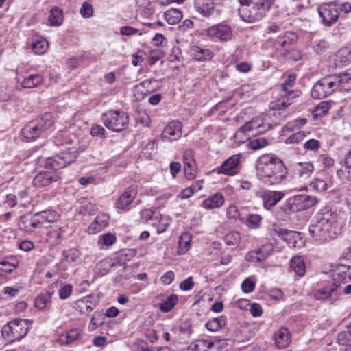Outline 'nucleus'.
I'll return each mask as SVG.
<instances>
[{"mask_svg": "<svg viewBox=\"0 0 351 351\" xmlns=\"http://www.w3.org/2000/svg\"><path fill=\"white\" fill-rule=\"evenodd\" d=\"M335 64L337 66H343L351 62V49L343 47L340 49L335 55Z\"/></svg>", "mask_w": 351, "mask_h": 351, "instance_id": "obj_22", "label": "nucleus"}, {"mask_svg": "<svg viewBox=\"0 0 351 351\" xmlns=\"http://www.w3.org/2000/svg\"><path fill=\"white\" fill-rule=\"evenodd\" d=\"M22 133L24 137L28 140H34L40 136L43 132L34 121L28 123L23 129Z\"/></svg>", "mask_w": 351, "mask_h": 351, "instance_id": "obj_23", "label": "nucleus"}, {"mask_svg": "<svg viewBox=\"0 0 351 351\" xmlns=\"http://www.w3.org/2000/svg\"><path fill=\"white\" fill-rule=\"evenodd\" d=\"M335 282L332 285H328L322 289H319L314 294V298L316 300H325L330 299L333 302L337 299V293L339 289H341V284H337L338 278L334 276Z\"/></svg>", "mask_w": 351, "mask_h": 351, "instance_id": "obj_12", "label": "nucleus"}, {"mask_svg": "<svg viewBox=\"0 0 351 351\" xmlns=\"http://www.w3.org/2000/svg\"><path fill=\"white\" fill-rule=\"evenodd\" d=\"M313 171L314 167L311 162H298L293 166V176L300 182H305L309 179Z\"/></svg>", "mask_w": 351, "mask_h": 351, "instance_id": "obj_16", "label": "nucleus"}, {"mask_svg": "<svg viewBox=\"0 0 351 351\" xmlns=\"http://www.w3.org/2000/svg\"><path fill=\"white\" fill-rule=\"evenodd\" d=\"M267 139L263 137H258L250 141L248 146L253 150H258L267 145Z\"/></svg>", "mask_w": 351, "mask_h": 351, "instance_id": "obj_47", "label": "nucleus"}, {"mask_svg": "<svg viewBox=\"0 0 351 351\" xmlns=\"http://www.w3.org/2000/svg\"><path fill=\"white\" fill-rule=\"evenodd\" d=\"M183 163L184 167L195 165V160L194 158V154L191 149H188L184 152L183 154Z\"/></svg>", "mask_w": 351, "mask_h": 351, "instance_id": "obj_59", "label": "nucleus"}, {"mask_svg": "<svg viewBox=\"0 0 351 351\" xmlns=\"http://www.w3.org/2000/svg\"><path fill=\"white\" fill-rule=\"evenodd\" d=\"M18 226L20 230L29 233L33 232L41 226L37 213L34 215L27 213L21 216L18 221Z\"/></svg>", "mask_w": 351, "mask_h": 351, "instance_id": "obj_13", "label": "nucleus"}, {"mask_svg": "<svg viewBox=\"0 0 351 351\" xmlns=\"http://www.w3.org/2000/svg\"><path fill=\"white\" fill-rule=\"evenodd\" d=\"M253 123H250V121L247 122L244 125L241 127L239 130L235 133L234 138L236 139L241 138V141H244V138L247 139L249 138L247 132L253 131L252 125Z\"/></svg>", "mask_w": 351, "mask_h": 351, "instance_id": "obj_43", "label": "nucleus"}, {"mask_svg": "<svg viewBox=\"0 0 351 351\" xmlns=\"http://www.w3.org/2000/svg\"><path fill=\"white\" fill-rule=\"evenodd\" d=\"M62 239V232L58 226L51 227L47 232L45 241L51 246L59 244Z\"/></svg>", "mask_w": 351, "mask_h": 351, "instance_id": "obj_27", "label": "nucleus"}, {"mask_svg": "<svg viewBox=\"0 0 351 351\" xmlns=\"http://www.w3.org/2000/svg\"><path fill=\"white\" fill-rule=\"evenodd\" d=\"M274 3V0H261L247 6H241L238 11L241 19L247 23L261 20Z\"/></svg>", "mask_w": 351, "mask_h": 351, "instance_id": "obj_4", "label": "nucleus"}, {"mask_svg": "<svg viewBox=\"0 0 351 351\" xmlns=\"http://www.w3.org/2000/svg\"><path fill=\"white\" fill-rule=\"evenodd\" d=\"M285 194L282 191H266L262 193L261 197L263 200V207L267 210H271L280 201Z\"/></svg>", "mask_w": 351, "mask_h": 351, "instance_id": "obj_17", "label": "nucleus"}, {"mask_svg": "<svg viewBox=\"0 0 351 351\" xmlns=\"http://www.w3.org/2000/svg\"><path fill=\"white\" fill-rule=\"evenodd\" d=\"M215 1L214 0H197L195 8L202 16L209 17L215 12ZM218 2H216L217 3Z\"/></svg>", "mask_w": 351, "mask_h": 351, "instance_id": "obj_19", "label": "nucleus"}, {"mask_svg": "<svg viewBox=\"0 0 351 351\" xmlns=\"http://www.w3.org/2000/svg\"><path fill=\"white\" fill-rule=\"evenodd\" d=\"M164 16L170 25L178 23L182 18V12L178 9H170L164 13Z\"/></svg>", "mask_w": 351, "mask_h": 351, "instance_id": "obj_35", "label": "nucleus"}, {"mask_svg": "<svg viewBox=\"0 0 351 351\" xmlns=\"http://www.w3.org/2000/svg\"><path fill=\"white\" fill-rule=\"evenodd\" d=\"M318 12L324 23L328 25L335 23L339 16L338 3L337 2L322 4L318 8Z\"/></svg>", "mask_w": 351, "mask_h": 351, "instance_id": "obj_8", "label": "nucleus"}, {"mask_svg": "<svg viewBox=\"0 0 351 351\" xmlns=\"http://www.w3.org/2000/svg\"><path fill=\"white\" fill-rule=\"evenodd\" d=\"M338 84V88L341 91H349L351 90V69H348L345 73L339 75H334Z\"/></svg>", "mask_w": 351, "mask_h": 351, "instance_id": "obj_26", "label": "nucleus"}, {"mask_svg": "<svg viewBox=\"0 0 351 351\" xmlns=\"http://www.w3.org/2000/svg\"><path fill=\"white\" fill-rule=\"evenodd\" d=\"M274 340L278 348L283 349L287 347L291 341V335L288 329L285 328H280L275 333Z\"/></svg>", "mask_w": 351, "mask_h": 351, "instance_id": "obj_21", "label": "nucleus"}, {"mask_svg": "<svg viewBox=\"0 0 351 351\" xmlns=\"http://www.w3.org/2000/svg\"><path fill=\"white\" fill-rule=\"evenodd\" d=\"M256 171L260 180L269 185L280 183L287 176V169L283 162L272 154H264L259 157Z\"/></svg>", "mask_w": 351, "mask_h": 351, "instance_id": "obj_2", "label": "nucleus"}, {"mask_svg": "<svg viewBox=\"0 0 351 351\" xmlns=\"http://www.w3.org/2000/svg\"><path fill=\"white\" fill-rule=\"evenodd\" d=\"M191 52L194 59L199 62L210 60L213 57V53L209 49H202L197 46L193 47Z\"/></svg>", "mask_w": 351, "mask_h": 351, "instance_id": "obj_29", "label": "nucleus"}, {"mask_svg": "<svg viewBox=\"0 0 351 351\" xmlns=\"http://www.w3.org/2000/svg\"><path fill=\"white\" fill-rule=\"evenodd\" d=\"M80 12L82 17L90 18L93 14V8L90 3L84 1L81 6Z\"/></svg>", "mask_w": 351, "mask_h": 351, "instance_id": "obj_55", "label": "nucleus"}, {"mask_svg": "<svg viewBox=\"0 0 351 351\" xmlns=\"http://www.w3.org/2000/svg\"><path fill=\"white\" fill-rule=\"evenodd\" d=\"M195 348H205L204 351H219L218 348L215 347V341H209L207 340H200L195 346Z\"/></svg>", "mask_w": 351, "mask_h": 351, "instance_id": "obj_49", "label": "nucleus"}, {"mask_svg": "<svg viewBox=\"0 0 351 351\" xmlns=\"http://www.w3.org/2000/svg\"><path fill=\"white\" fill-rule=\"evenodd\" d=\"M258 252V257L263 258V262L269 256L273 251L274 247L271 243H266L263 245L259 249L256 250Z\"/></svg>", "mask_w": 351, "mask_h": 351, "instance_id": "obj_46", "label": "nucleus"}, {"mask_svg": "<svg viewBox=\"0 0 351 351\" xmlns=\"http://www.w3.org/2000/svg\"><path fill=\"white\" fill-rule=\"evenodd\" d=\"M47 48L48 42L44 38L35 41L32 44V50L38 54L44 53L47 50Z\"/></svg>", "mask_w": 351, "mask_h": 351, "instance_id": "obj_44", "label": "nucleus"}, {"mask_svg": "<svg viewBox=\"0 0 351 351\" xmlns=\"http://www.w3.org/2000/svg\"><path fill=\"white\" fill-rule=\"evenodd\" d=\"M299 94L297 91L285 90L282 91L280 98L270 104L269 108L272 110H280L286 108L291 105L294 99L298 97Z\"/></svg>", "mask_w": 351, "mask_h": 351, "instance_id": "obj_14", "label": "nucleus"}, {"mask_svg": "<svg viewBox=\"0 0 351 351\" xmlns=\"http://www.w3.org/2000/svg\"><path fill=\"white\" fill-rule=\"evenodd\" d=\"M241 236L239 232L232 231L225 237V242L228 245H237L240 242Z\"/></svg>", "mask_w": 351, "mask_h": 351, "instance_id": "obj_48", "label": "nucleus"}, {"mask_svg": "<svg viewBox=\"0 0 351 351\" xmlns=\"http://www.w3.org/2000/svg\"><path fill=\"white\" fill-rule=\"evenodd\" d=\"M17 267V263H11L7 260L0 262V271L5 274L11 273Z\"/></svg>", "mask_w": 351, "mask_h": 351, "instance_id": "obj_56", "label": "nucleus"}, {"mask_svg": "<svg viewBox=\"0 0 351 351\" xmlns=\"http://www.w3.org/2000/svg\"><path fill=\"white\" fill-rule=\"evenodd\" d=\"M137 195V189L135 186L128 188L122 193L117 202V206L121 210L128 209V206L132 202Z\"/></svg>", "mask_w": 351, "mask_h": 351, "instance_id": "obj_18", "label": "nucleus"}, {"mask_svg": "<svg viewBox=\"0 0 351 351\" xmlns=\"http://www.w3.org/2000/svg\"><path fill=\"white\" fill-rule=\"evenodd\" d=\"M177 301L178 298L176 295H171L169 296L165 301L160 304V311L164 313L170 311L176 305Z\"/></svg>", "mask_w": 351, "mask_h": 351, "instance_id": "obj_42", "label": "nucleus"}, {"mask_svg": "<svg viewBox=\"0 0 351 351\" xmlns=\"http://www.w3.org/2000/svg\"><path fill=\"white\" fill-rule=\"evenodd\" d=\"M40 226L45 222H53L58 217L56 212L53 210H43L37 213Z\"/></svg>", "mask_w": 351, "mask_h": 351, "instance_id": "obj_38", "label": "nucleus"}, {"mask_svg": "<svg viewBox=\"0 0 351 351\" xmlns=\"http://www.w3.org/2000/svg\"><path fill=\"white\" fill-rule=\"evenodd\" d=\"M191 237L187 233L182 234L179 239L178 254H185L190 247Z\"/></svg>", "mask_w": 351, "mask_h": 351, "instance_id": "obj_40", "label": "nucleus"}, {"mask_svg": "<svg viewBox=\"0 0 351 351\" xmlns=\"http://www.w3.org/2000/svg\"><path fill=\"white\" fill-rule=\"evenodd\" d=\"M329 109L330 105L328 102L322 101L319 103L315 109V117H323L328 112Z\"/></svg>", "mask_w": 351, "mask_h": 351, "instance_id": "obj_54", "label": "nucleus"}, {"mask_svg": "<svg viewBox=\"0 0 351 351\" xmlns=\"http://www.w3.org/2000/svg\"><path fill=\"white\" fill-rule=\"evenodd\" d=\"M117 241L116 236L112 233H106L101 234L98 239V245L100 248L108 247L112 245Z\"/></svg>", "mask_w": 351, "mask_h": 351, "instance_id": "obj_36", "label": "nucleus"}, {"mask_svg": "<svg viewBox=\"0 0 351 351\" xmlns=\"http://www.w3.org/2000/svg\"><path fill=\"white\" fill-rule=\"evenodd\" d=\"M224 198L221 193H217L202 202V206L206 209L218 208L223 206Z\"/></svg>", "mask_w": 351, "mask_h": 351, "instance_id": "obj_24", "label": "nucleus"}, {"mask_svg": "<svg viewBox=\"0 0 351 351\" xmlns=\"http://www.w3.org/2000/svg\"><path fill=\"white\" fill-rule=\"evenodd\" d=\"M43 80V77L41 75H31L23 80L21 85L24 88H32L40 84Z\"/></svg>", "mask_w": 351, "mask_h": 351, "instance_id": "obj_32", "label": "nucleus"}, {"mask_svg": "<svg viewBox=\"0 0 351 351\" xmlns=\"http://www.w3.org/2000/svg\"><path fill=\"white\" fill-rule=\"evenodd\" d=\"M226 324V318L224 316L213 318L206 324V328L212 332L219 330Z\"/></svg>", "mask_w": 351, "mask_h": 351, "instance_id": "obj_34", "label": "nucleus"}, {"mask_svg": "<svg viewBox=\"0 0 351 351\" xmlns=\"http://www.w3.org/2000/svg\"><path fill=\"white\" fill-rule=\"evenodd\" d=\"M337 215L330 210H322L309 226L308 232L312 237L320 242L328 241L337 237Z\"/></svg>", "mask_w": 351, "mask_h": 351, "instance_id": "obj_3", "label": "nucleus"}, {"mask_svg": "<svg viewBox=\"0 0 351 351\" xmlns=\"http://www.w3.org/2000/svg\"><path fill=\"white\" fill-rule=\"evenodd\" d=\"M101 119L107 128L117 132L125 130L129 124L128 114L121 110H108L102 114Z\"/></svg>", "mask_w": 351, "mask_h": 351, "instance_id": "obj_6", "label": "nucleus"}, {"mask_svg": "<svg viewBox=\"0 0 351 351\" xmlns=\"http://www.w3.org/2000/svg\"><path fill=\"white\" fill-rule=\"evenodd\" d=\"M197 172L196 164L184 167V176L187 180H192L195 178Z\"/></svg>", "mask_w": 351, "mask_h": 351, "instance_id": "obj_58", "label": "nucleus"}, {"mask_svg": "<svg viewBox=\"0 0 351 351\" xmlns=\"http://www.w3.org/2000/svg\"><path fill=\"white\" fill-rule=\"evenodd\" d=\"M241 154H234L226 159L221 166L216 168L215 171L218 174H224L229 176L237 175L241 169Z\"/></svg>", "mask_w": 351, "mask_h": 351, "instance_id": "obj_7", "label": "nucleus"}, {"mask_svg": "<svg viewBox=\"0 0 351 351\" xmlns=\"http://www.w3.org/2000/svg\"><path fill=\"white\" fill-rule=\"evenodd\" d=\"M261 217L257 214L250 215L246 221V225L250 228H256L259 226L261 221Z\"/></svg>", "mask_w": 351, "mask_h": 351, "instance_id": "obj_52", "label": "nucleus"}, {"mask_svg": "<svg viewBox=\"0 0 351 351\" xmlns=\"http://www.w3.org/2000/svg\"><path fill=\"white\" fill-rule=\"evenodd\" d=\"M311 186L318 191H324L327 189V184L320 179H315L311 182Z\"/></svg>", "mask_w": 351, "mask_h": 351, "instance_id": "obj_63", "label": "nucleus"}, {"mask_svg": "<svg viewBox=\"0 0 351 351\" xmlns=\"http://www.w3.org/2000/svg\"><path fill=\"white\" fill-rule=\"evenodd\" d=\"M48 21L51 26L60 25L63 21L62 10L58 7L53 8L50 11Z\"/></svg>", "mask_w": 351, "mask_h": 351, "instance_id": "obj_31", "label": "nucleus"}, {"mask_svg": "<svg viewBox=\"0 0 351 351\" xmlns=\"http://www.w3.org/2000/svg\"><path fill=\"white\" fill-rule=\"evenodd\" d=\"M87 300L86 298H81L76 301L75 308L81 313L86 314L91 311L87 306Z\"/></svg>", "mask_w": 351, "mask_h": 351, "instance_id": "obj_57", "label": "nucleus"}, {"mask_svg": "<svg viewBox=\"0 0 351 351\" xmlns=\"http://www.w3.org/2000/svg\"><path fill=\"white\" fill-rule=\"evenodd\" d=\"M297 40V36L292 32H285L280 34L276 39L269 37L266 44L272 45L276 51H279L283 48L289 47L294 41Z\"/></svg>", "mask_w": 351, "mask_h": 351, "instance_id": "obj_11", "label": "nucleus"}, {"mask_svg": "<svg viewBox=\"0 0 351 351\" xmlns=\"http://www.w3.org/2000/svg\"><path fill=\"white\" fill-rule=\"evenodd\" d=\"M34 121L38 124L43 132L49 129L53 124V116L50 113H45L43 117L34 120Z\"/></svg>", "mask_w": 351, "mask_h": 351, "instance_id": "obj_33", "label": "nucleus"}, {"mask_svg": "<svg viewBox=\"0 0 351 351\" xmlns=\"http://www.w3.org/2000/svg\"><path fill=\"white\" fill-rule=\"evenodd\" d=\"M109 216L104 213L98 215L88 228V232L95 234L101 231L108 224Z\"/></svg>", "mask_w": 351, "mask_h": 351, "instance_id": "obj_20", "label": "nucleus"}, {"mask_svg": "<svg viewBox=\"0 0 351 351\" xmlns=\"http://www.w3.org/2000/svg\"><path fill=\"white\" fill-rule=\"evenodd\" d=\"M182 128L183 125L179 121L168 123L160 135L161 140L170 142L178 140L182 136Z\"/></svg>", "mask_w": 351, "mask_h": 351, "instance_id": "obj_10", "label": "nucleus"}, {"mask_svg": "<svg viewBox=\"0 0 351 351\" xmlns=\"http://www.w3.org/2000/svg\"><path fill=\"white\" fill-rule=\"evenodd\" d=\"M72 291L73 287L71 285H64L59 289V296L62 300L66 299L70 296Z\"/></svg>", "mask_w": 351, "mask_h": 351, "instance_id": "obj_64", "label": "nucleus"}, {"mask_svg": "<svg viewBox=\"0 0 351 351\" xmlns=\"http://www.w3.org/2000/svg\"><path fill=\"white\" fill-rule=\"evenodd\" d=\"M324 86H326L328 92L331 95L335 90L338 89V83L337 82V78H335L334 75H328L322 78Z\"/></svg>", "mask_w": 351, "mask_h": 351, "instance_id": "obj_45", "label": "nucleus"}, {"mask_svg": "<svg viewBox=\"0 0 351 351\" xmlns=\"http://www.w3.org/2000/svg\"><path fill=\"white\" fill-rule=\"evenodd\" d=\"M12 339V340H20L23 338L27 333L29 324L28 320L23 319H16L10 322Z\"/></svg>", "mask_w": 351, "mask_h": 351, "instance_id": "obj_15", "label": "nucleus"}, {"mask_svg": "<svg viewBox=\"0 0 351 351\" xmlns=\"http://www.w3.org/2000/svg\"><path fill=\"white\" fill-rule=\"evenodd\" d=\"M82 332L78 328H73L63 333L59 338L60 343L62 346L68 345L73 341L80 339L82 337Z\"/></svg>", "mask_w": 351, "mask_h": 351, "instance_id": "obj_25", "label": "nucleus"}, {"mask_svg": "<svg viewBox=\"0 0 351 351\" xmlns=\"http://www.w3.org/2000/svg\"><path fill=\"white\" fill-rule=\"evenodd\" d=\"M254 288L255 282L250 278H247L241 284V289L246 293L252 292Z\"/></svg>", "mask_w": 351, "mask_h": 351, "instance_id": "obj_61", "label": "nucleus"}, {"mask_svg": "<svg viewBox=\"0 0 351 351\" xmlns=\"http://www.w3.org/2000/svg\"><path fill=\"white\" fill-rule=\"evenodd\" d=\"M51 293L49 291L39 295L34 301V306L39 310H44L51 302Z\"/></svg>", "mask_w": 351, "mask_h": 351, "instance_id": "obj_37", "label": "nucleus"}, {"mask_svg": "<svg viewBox=\"0 0 351 351\" xmlns=\"http://www.w3.org/2000/svg\"><path fill=\"white\" fill-rule=\"evenodd\" d=\"M63 257L68 262H75L80 257V252L77 249L71 248L63 252Z\"/></svg>", "mask_w": 351, "mask_h": 351, "instance_id": "obj_51", "label": "nucleus"}, {"mask_svg": "<svg viewBox=\"0 0 351 351\" xmlns=\"http://www.w3.org/2000/svg\"><path fill=\"white\" fill-rule=\"evenodd\" d=\"M274 231L289 244L291 243V239L295 234V232L289 231L287 229H282L280 228H276L274 229Z\"/></svg>", "mask_w": 351, "mask_h": 351, "instance_id": "obj_50", "label": "nucleus"}, {"mask_svg": "<svg viewBox=\"0 0 351 351\" xmlns=\"http://www.w3.org/2000/svg\"><path fill=\"white\" fill-rule=\"evenodd\" d=\"M263 258L258 257V252L256 250H252L245 255V260L248 262L256 263H262Z\"/></svg>", "mask_w": 351, "mask_h": 351, "instance_id": "obj_62", "label": "nucleus"}, {"mask_svg": "<svg viewBox=\"0 0 351 351\" xmlns=\"http://www.w3.org/2000/svg\"><path fill=\"white\" fill-rule=\"evenodd\" d=\"M77 154L76 148L69 147L60 154L47 158L44 170L36 174L33 180L34 186L38 188L45 187L59 180L60 177L58 171L73 162Z\"/></svg>", "mask_w": 351, "mask_h": 351, "instance_id": "obj_1", "label": "nucleus"}, {"mask_svg": "<svg viewBox=\"0 0 351 351\" xmlns=\"http://www.w3.org/2000/svg\"><path fill=\"white\" fill-rule=\"evenodd\" d=\"M201 189V186L195 187L194 186H190L188 188L183 189L180 194L178 195L181 199H187L193 195L194 192L199 191Z\"/></svg>", "mask_w": 351, "mask_h": 351, "instance_id": "obj_60", "label": "nucleus"}, {"mask_svg": "<svg viewBox=\"0 0 351 351\" xmlns=\"http://www.w3.org/2000/svg\"><path fill=\"white\" fill-rule=\"evenodd\" d=\"M101 317V315L99 313L95 312L93 315L91 317L89 326H88V330L90 331H93L96 328H97L99 326H101L104 323V321L99 319Z\"/></svg>", "mask_w": 351, "mask_h": 351, "instance_id": "obj_53", "label": "nucleus"}, {"mask_svg": "<svg viewBox=\"0 0 351 351\" xmlns=\"http://www.w3.org/2000/svg\"><path fill=\"white\" fill-rule=\"evenodd\" d=\"M326 87L322 78L313 86L311 90V96L315 99H319L330 95V94Z\"/></svg>", "mask_w": 351, "mask_h": 351, "instance_id": "obj_28", "label": "nucleus"}, {"mask_svg": "<svg viewBox=\"0 0 351 351\" xmlns=\"http://www.w3.org/2000/svg\"><path fill=\"white\" fill-rule=\"evenodd\" d=\"M318 202L315 197L307 195H294L289 198L280 210L285 214L307 210Z\"/></svg>", "mask_w": 351, "mask_h": 351, "instance_id": "obj_5", "label": "nucleus"}, {"mask_svg": "<svg viewBox=\"0 0 351 351\" xmlns=\"http://www.w3.org/2000/svg\"><path fill=\"white\" fill-rule=\"evenodd\" d=\"M206 34L208 37L221 42L229 41L232 37L231 27L223 23H219L208 27L206 31Z\"/></svg>", "mask_w": 351, "mask_h": 351, "instance_id": "obj_9", "label": "nucleus"}, {"mask_svg": "<svg viewBox=\"0 0 351 351\" xmlns=\"http://www.w3.org/2000/svg\"><path fill=\"white\" fill-rule=\"evenodd\" d=\"M337 340L339 345L346 346L351 350V331L348 328L347 331L339 333Z\"/></svg>", "mask_w": 351, "mask_h": 351, "instance_id": "obj_41", "label": "nucleus"}, {"mask_svg": "<svg viewBox=\"0 0 351 351\" xmlns=\"http://www.w3.org/2000/svg\"><path fill=\"white\" fill-rule=\"evenodd\" d=\"M115 265L111 258H107L97 264V270L102 276L108 273L110 269Z\"/></svg>", "mask_w": 351, "mask_h": 351, "instance_id": "obj_39", "label": "nucleus"}, {"mask_svg": "<svg viewBox=\"0 0 351 351\" xmlns=\"http://www.w3.org/2000/svg\"><path fill=\"white\" fill-rule=\"evenodd\" d=\"M290 268L298 276H303L306 272V265L302 256H295L290 261Z\"/></svg>", "mask_w": 351, "mask_h": 351, "instance_id": "obj_30", "label": "nucleus"}]
</instances>
